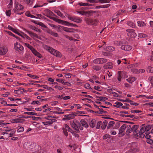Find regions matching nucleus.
I'll list each match as a JSON object with an SVG mask.
<instances>
[{
  "label": "nucleus",
  "instance_id": "nucleus-26",
  "mask_svg": "<svg viewBox=\"0 0 153 153\" xmlns=\"http://www.w3.org/2000/svg\"><path fill=\"white\" fill-rule=\"evenodd\" d=\"M80 124H82V126L85 128H87L88 126L87 124V122L83 120H81L80 121Z\"/></svg>",
  "mask_w": 153,
  "mask_h": 153
},
{
  "label": "nucleus",
  "instance_id": "nucleus-5",
  "mask_svg": "<svg viewBox=\"0 0 153 153\" xmlns=\"http://www.w3.org/2000/svg\"><path fill=\"white\" fill-rule=\"evenodd\" d=\"M117 74V79L119 82H120L121 81L122 79H125L128 77V76L127 75L126 73L125 72L119 71Z\"/></svg>",
  "mask_w": 153,
  "mask_h": 153
},
{
  "label": "nucleus",
  "instance_id": "nucleus-19",
  "mask_svg": "<svg viewBox=\"0 0 153 153\" xmlns=\"http://www.w3.org/2000/svg\"><path fill=\"white\" fill-rule=\"evenodd\" d=\"M47 32L49 34L52 35V36L55 37H58V34L56 33L53 32L51 30L48 29L46 30Z\"/></svg>",
  "mask_w": 153,
  "mask_h": 153
},
{
  "label": "nucleus",
  "instance_id": "nucleus-42",
  "mask_svg": "<svg viewBox=\"0 0 153 153\" xmlns=\"http://www.w3.org/2000/svg\"><path fill=\"white\" fill-rule=\"evenodd\" d=\"M146 132L145 133V134L146 135L145 136V137L147 139H149L151 138V136L149 134L151 133L149 132L148 131H146Z\"/></svg>",
  "mask_w": 153,
  "mask_h": 153
},
{
  "label": "nucleus",
  "instance_id": "nucleus-6",
  "mask_svg": "<svg viewBox=\"0 0 153 153\" xmlns=\"http://www.w3.org/2000/svg\"><path fill=\"white\" fill-rule=\"evenodd\" d=\"M137 135H135L134 134L133 135H134L136 137H139L141 138H143L145 136V134H144V133L146 131L144 128L143 127L142 128L139 132H138V131L137 130Z\"/></svg>",
  "mask_w": 153,
  "mask_h": 153
},
{
  "label": "nucleus",
  "instance_id": "nucleus-64",
  "mask_svg": "<svg viewBox=\"0 0 153 153\" xmlns=\"http://www.w3.org/2000/svg\"><path fill=\"white\" fill-rule=\"evenodd\" d=\"M6 14L7 16H10L11 14L10 10H7L6 12Z\"/></svg>",
  "mask_w": 153,
  "mask_h": 153
},
{
  "label": "nucleus",
  "instance_id": "nucleus-46",
  "mask_svg": "<svg viewBox=\"0 0 153 153\" xmlns=\"http://www.w3.org/2000/svg\"><path fill=\"white\" fill-rule=\"evenodd\" d=\"M22 37L23 38H27V39H28L29 40H31V39L29 36H28L26 34H25L24 33H22Z\"/></svg>",
  "mask_w": 153,
  "mask_h": 153
},
{
  "label": "nucleus",
  "instance_id": "nucleus-14",
  "mask_svg": "<svg viewBox=\"0 0 153 153\" xmlns=\"http://www.w3.org/2000/svg\"><path fill=\"white\" fill-rule=\"evenodd\" d=\"M56 121V120L55 119H48L45 122H43L42 123L44 125L49 126L52 124L53 122Z\"/></svg>",
  "mask_w": 153,
  "mask_h": 153
},
{
  "label": "nucleus",
  "instance_id": "nucleus-35",
  "mask_svg": "<svg viewBox=\"0 0 153 153\" xmlns=\"http://www.w3.org/2000/svg\"><path fill=\"white\" fill-rule=\"evenodd\" d=\"M114 124V122L113 121H110L107 126V129H109L111 128V127L113 126Z\"/></svg>",
  "mask_w": 153,
  "mask_h": 153
},
{
  "label": "nucleus",
  "instance_id": "nucleus-8",
  "mask_svg": "<svg viewBox=\"0 0 153 153\" xmlns=\"http://www.w3.org/2000/svg\"><path fill=\"white\" fill-rule=\"evenodd\" d=\"M67 17L70 20L77 23H80L82 21V20L76 16L73 17L71 15H68Z\"/></svg>",
  "mask_w": 153,
  "mask_h": 153
},
{
  "label": "nucleus",
  "instance_id": "nucleus-23",
  "mask_svg": "<svg viewBox=\"0 0 153 153\" xmlns=\"http://www.w3.org/2000/svg\"><path fill=\"white\" fill-rule=\"evenodd\" d=\"M55 109L56 110H58V111H54L53 112V113L54 114H63L64 113V112H60V111H62V110L61 108L58 107H56L55 108Z\"/></svg>",
  "mask_w": 153,
  "mask_h": 153
},
{
  "label": "nucleus",
  "instance_id": "nucleus-63",
  "mask_svg": "<svg viewBox=\"0 0 153 153\" xmlns=\"http://www.w3.org/2000/svg\"><path fill=\"white\" fill-rule=\"evenodd\" d=\"M54 88H55L57 89L58 90H60V91L62 90L63 89L62 87H60V86H58V85L55 86Z\"/></svg>",
  "mask_w": 153,
  "mask_h": 153
},
{
  "label": "nucleus",
  "instance_id": "nucleus-34",
  "mask_svg": "<svg viewBox=\"0 0 153 153\" xmlns=\"http://www.w3.org/2000/svg\"><path fill=\"white\" fill-rule=\"evenodd\" d=\"M96 97L98 98V100H100L101 101H104L105 100L108 99V98L106 97H100V96H96Z\"/></svg>",
  "mask_w": 153,
  "mask_h": 153
},
{
  "label": "nucleus",
  "instance_id": "nucleus-40",
  "mask_svg": "<svg viewBox=\"0 0 153 153\" xmlns=\"http://www.w3.org/2000/svg\"><path fill=\"white\" fill-rule=\"evenodd\" d=\"M14 121L13 123H22L23 122V120L20 118H16L14 119Z\"/></svg>",
  "mask_w": 153,
  "mask_h": 153
},
{
  "label": "nucleus",
  "instance_id": "nucleus-32",
  "mask_svg": "<svg viewBox=\"0 0 153 153\" xmlns=\"http://www.w3.org/2000/svg\"><path fill=\"white\" fill-rule=\"evenodd\" d=\"M138 26L139 27H142L146 25V24L143 22L138 21L137 22Z\"/></svg>",
  "mask_w": 153,
  "mask_h": 153
},
{
  "label": "nucleus",
  "instance_id": "nucleus-13",
  "mask_svg": "<svg viewBox=\"0 0 153 153\" xmlns=\"http://www.w3.org/2000/svg\"><path fill=\"white\" fill-rule=\"evenodd\" d=\"M14 48L15 49L18 51H22L24 49L23 46L17 42L14 44Z\"/></svg>",
  "mask_w": 153,
  "mask_h": 153
},
{
  "label": "nucleus",
  "instance_id": "nucleus-15",
  "mask_svg": "<svg viewBox=\"0 0 153 153\" xmlns=\"http://www.w3.org/2000/svg\"><path fill=\"white\" fill-rule=\"evenodd\" d=\"M121 48L122 50L124 51H130L132 48V47L129 45H123L121 47Z\"/></svg>",
  "mask_w": 153,
  "mask_h": 153
},
{
  "label": "nucleus",
  "instance_id": "nucleus-56",
  "mask_svg": "<svg viewBox=\"0 0 153 153\" xmlns=\"http://www.w3.org/2000/svg\"><path fill=\"white\" fill-rule=\"evenodd\" d=\"M37 24L41 26H42V27L46 28H47L46 26L42 23L41 22H39L38 23H37Z\"/></svg>",
  "mask_w": 153,
  "mask_h": 153
},
{
  "label": "nucleus",
  "instance_id": "nucleus-27",
  "mask_svg": "<svg viewBox=\"0 0 153 153\" xmlns=\"http://www.w3.org/2000/svg\"><path fill=\"white\" fill-rule=\"evenodd\" d=\"M136 79V78L132 77L126 79V80L130 83H132L133 82L135 81Z\"/></svg>",
  "mask_w": 153,
  "mask_h": 153
},
{
  "label": "nucleus",
  "instance_id": "nucleus-31",
  "mask_svg": "<svg viewBox=\"0 0 153 153\" xmlns=\"http://www.w3.org/2000/svg\"><path fill=\"white\" fill-rule=\"evenodd\" d=\"M29 27L33 30L35 31L36 32H40L41 30L40 29L37 28L35 26H33L32 25H30L29 26Z\"/></svg>",
  "mask_w": 153,
  "mask_h": 153
},
{
  "label": "nucleus",
  "instance_id": "nucleus-59",
  "mask_svg": "<svg viewBox=\"0 0 153 153\" xmlns=\"http://www.w3.org/2000/svg\"><path fill=\"white\" fill-rule=\"evenodd\" d=\"M151 128V126L150 125H148L146 126V127L144 128L146 131H148Z\"/></svg>",
  "mask_w": 153,
  "mask_h": 153
},
{
  "label": "nucleus",
  "instance_id": "nucleus-9",
  "mask_svg": "<svg viewBox=\"0 0 153 153\" xmlns=\"http://www.w3.org/2000/svg\"><path fill=\"white\" fill-rule=\"evenodd\" d=\"M126 31L128 32L127 35L129 37L134 38L137 36L133 29H128L126 30Z\"/></svg>",
  "mask_w": 153,
  "mask_h": 153
},
{
  "label": "nucleus",
  "instance_id": "nucleus-39",
  "mask_svg": "<svg viewBox=\"0 0 153 153\" xmlns=\"http://www.w3.org/2000/svg\"><path fill=\"white\" fill-rule=\"evenodd\" d=\"M25 2L27 4L30 5H31L33 2V0H24Z\"/></svg>",
  "mask_w": 153,
  "mask_h": 153
},
{
  "label": "nucleus",
  "instance_id": "nucleus-48",
  "mask_svg": "<svg viewBox=\"0 0 153 153\" xmlns=\"http://www.w3.org/2000/svg\"><path fill=\"white\" fill-rule=\"evenodd\" d=\"M41 86H43L44 88L48 90H51V89H53V88L48 87L46 85H42Z\"/></svg>",
  "mask_w": 153,
  "mask_h": 153
},
{
  "label": "nucleus",
  "instance_id": "nucleus-18",
  "mask_svg": "<svg viewBox=\"0 0 153 153\" xmlns=\"http://www.w3.org/2000/svg\"><path fill=\"white\" fill-rule=\"evenodd\" d=\"M87 2L93 4L97 3L99 2L102 3H105L104 0H86Z\"/></svg>",
  "mask_w": 153,
  "mask_h": 153
},
{
  "label": "nucleus",
  "instance_id": "nucleus-10",
  "mask_svg": "<svg viewBox=\"0 0 153 153\" xmlns=\"http://www.w3.org/2000/svg\"><path fill=\"white\" fill-rule=\"evenodd\" d=\"M85 21L86 23L89 25H96L98 22V21L97 19L93 20L87 19Z\"/></svg>",
  "mask_w": 153,
  "mask_h": 153
},
{
  "label": "nucleus",
  "instance_id": "nucleus-45",
  "mask_svg": "<svg viewBox=\"0 0 153 153\" xmlns=\"http://www.w3.org/2000/svg\"><path fill=\"white\" fill-rule=\"evenodd\" d=\"M93 62L95 64H100V58H97L93 60Z\"/></svg>",
  "mask_w": 153,
  "mask_h": 153
},
{
  "label": "nucleus",
  "instance_id": "nucleus-17",
  "mask_svg": "<svg viewBox=\"0 0 153 153\" xmlns=\"http://www.w3.org/2000/svg\"><path fill=\"white\" fill-rule=\"evenodd\" d=\"M7 49L5 47H0V55H4L7 52Z\"/></svg>",
  "mask_w": 153,
  "mask_h": 153
},
{
  "label": "nucleus",
  "instance_id": "nucleus-61",
  "mask_svg": "<svg viewBox=\"0 0 153 153\" xmlns=\"http://www.w3.org/2000/svg\"><path fill=\"white\" fill-rule=\"evenodd\" d=\"M75 116V115L74 113H72L71 114H66L64 116L65 117H72V116Z\"/></svg>",
  "mask_w": 153,
  "mask_h": 153
},
{
  "label": "nucleus",
  "instance_id": "nucleus-58",
  "mask_svg": "<svg viewBox=\"0 0 153 153\" xmlns=\"http://www.w3.org/2000/svg\"><path fill=\"white\" fill-rule=\"evenodd\" d=\"M14 93L18 94H22L23 92L22 91L19 90H15L14 91Z\"/></svg>",
  "mask_w": 153,
  "mask_h": 153
},
{
  "label": "nucleus",
  "instance_id": "nucleus-50",
  "mask_svg": "<svg viewBox=\"0 0 153 153\" xmlns=\"http://www.w3.org/2000/svg\"><path fill=\"white\" fill-rule=\"evenodd\" d=\"M107 62V60L106 59L104 58H100V64H102L106 62Z\"/></svg>",
  "mask_w": 153,
  "mask_h": 153
},
{
  "label": "nucleus",
  "instance_id": "nucleus-11",
  "mask_svg": "<svg viewBox=\"0 0 153 153\" xmlns=\"http://www.w3.org/2000/svg\"><path fill=\"white\" fill-rule=\"evenodd\" d=\"M45 15L51 19V18H54L53 16L55 15L49 9H46L44 10Z\"/></svg>",
  "mask_w": 153,
  "mask_h": 153
},
{
  "label": "nucleus",
  "instance_id": "nucleus-54",
  "mask_svg": "<svg viewBox=\"0 0 153 153\" xmlns=\"http://www.w3.org/2000/svg\"><path fill=\"white\" fill-rule=\"evenodd\" d=\"M24 130V128L22 127H21L19 128L17 130V131L18 132H22Z\"/></svg>",
  "mask_w": 153,
  "mask_h": 153
},
{
  "label": "nucleus",
  "instance_id": "nucleus-2",
  "mask_svg": "<svg viewBox=\"0 0 153 153\" xmlns=\"http://www.w3.org/2000/svg\"><path fill=\"white\" fill-rule=\"evenodd\" d=\"M36 145L35 143L30 142H26L23 144V147L25 149L28 150H30L33 149L35 146L37 149L35 152L33 153H41L42 151L39 145Z\"/></svg>",
  "mask_w": 153,
  "mask_h": 153
},
{
  "label": "nucleus",
  "instance_id": "nucleus-29",
  "mask_svg": "<svg viewBox=\"0 0 153 153\" xmlns=\"http://www.w3.org/2000/svg\"><path fill=\"white\" fill-rule=\"evenodd\" d=\"M78 4L80 6H92L91 4L87 3H84L82 2H79L78 3Z\"/></svg>",
  "mask_w": 153,
  "mask_h": 153
},
{
  "label": "nucleus",
  "instance_id": "nucleus-37",
  "mask_svg": "<svg viewBox=\"0 0 153 153\" xmlns=\"http://www.w3.org/2000/svg\"><path fill=\"white\" fill-rule=\"evenodd\" d=\"M94 106H95V107L98 108V109L100 110V113H101V114H102V113L105 114L106 113V111L103 110L102 109H100V108H99V107H100L97 106V105H94Z\"/></svg>",
  "mask_w": 153,
  "mask_h": 153
},
{
  "label": "nucleus",
  "instance_id": "nucleus-3",
  "mask_svg": "<svg viewBox=\"0 0 153 153\" xmlns=\"http://www.w3.org/2000/svg\"><path fill=\"white\" fill-rule=\"evenodd\" d=\"M44 48L51 54L56 57H60L62 56V55L59 52L54 49L52 47L47 45H45L44 46Z\"/></svg>",
  "mask_w": 153,
  "mask_h": 153
},
{
  "label": "nucleus",
  "instance_id": "nucleus-38",
  "mask_svg": "<svg viewBox=\"0 0 153 153\" xmlns=\"http://www.w3.org/2000/svg\"><path fill=\"white\" fill-rule=\"evenodd\" d=\"M106 50L108 51L112 52L115 50V48L112 46H108L106 48Z\"/></svg>",
  "mask_w": 153,
  "mask_h": 153
},
{
  "label": "nucleus",
  "instance_id": "nucleus-53",
  "mask_svg": "<svg viewBox=\"0 0 153 153\" xmlns=\"http://www.w3.org/2000/svg\"><path fill=\"white\" fill-rule=\"evenodd\" d=\"M28 76H29L31 78H32L34 79H37L39 77L36 76L32 75L31 74H28Z\"/></svg>",
  "mask_w": 153,
  "mask_h": 153
},
{
  "label": "nucleus",
  "instance_id": "nucleus-20",
  "mask_svg": "<svg viewBox=\"0 0 153 153\" xmlns=\"http://www.w3.org/2000/svg\"><path fill=\"white\" fill-rule=\"evenodd\" d=\"M15 7L18 10H21L24 8V7L16 2L15 3Z\"/></svg>",
  "mask_w": 153,
  "mask_h": 153
},
{
  "label": "nucleus",
  "instance_id": "nucleus-7",
  "mask_svg": "<svg viewBox=\"0 0 153 153\" xmlns=\"http://www.w3.org/2000/svg\"><path fill=\"white\" fill-rule=\"evenodd\" d=\"M62 130L63 133L66 136H67L68 135V133L67 132V131L72 133V130L67 124L65 125V127L62 128Z\"/></svg>",
  "mask_w": 153,
  "mask_h": 153
},
{
  "label": "nucleus",
  "instance_id": "nucleus-25",
  "mask_svg": "<svg viewBox=\"0 0 153 153\" xmlns=\"http://www.w3.org/2000/svg\"><path fill=\"white\" fill-rule=\"evenodd\" d=\"M96 123V120L95 119H93L90 122L89 125L91 127L93 128L94 127Z\"/></svg>",
  "mask_w": 153,
  "mask_h": 153
},
{
  "label": "nucleus",
  "instance_id": "nucleus-62",
  "mask_svg": "<svg viewBox=\"0 0 153 153\" xmlns=\"http://www.w3.org/2000/svg\"><path fill=\"white\" fill-rule=\"evenodd\" d=\"M85 87L88 89H90L91 88L90 87V85L88 83H86L85 85Z\"/></svg>",
  "mask_w": 153,
  "mask_h": 153
},
{
  "label": "nucleus",
  "instance_id": "nucleus-22",
  "mask_svg": "<svg viewBox=\"0 0 153 153\" xmlns=\"http://www.w3.org/2000/svg\"><path fill=\"white\" fill-rule=\"evenodd\" d=\"M56 81L60 83H62L63 84L65 85H67L68 86H69L71 85V84L70 83L68 82H64V81L63 79H56Z\"/></svg>",
  "mask_w": 153,
  "mask_h": 153
},
{
  "label": "nucleus",
  "instance_id": "nucleus-60",
  "mask_svg": "<svg viewBox=\"0 0 153 153\" xmlns=\"http://www.w3.org/2000/svg\"><path fill=\"white\" fill-rule=\"evenodd\" d=\"M110 93L111 94H113L114 96L115 97H118L119 95L118 94L114 92L110 91Z\"/></svg>",
  "mask_w": 153,
  "mask_h": 153
},
{
  "label": "nucleus",
  "instance_id": "nucleus-28",
  "mask_svg": "<svg viewBox=\"0 0 153 153\" xmlns=\"http://www.w3.org/2000/svg\"><path fill=\"white\" fill-rule=\"evenodd\" d=\"M107 123L108 121L106 120H104L103 121V123H102V124L101 125V128L102 129H105L106 127V126L107 125Z\"/></svg>",
  "mask_w": 153,
  "mask_h": 153
},
{
  "label": "nucleus",
  "instance_id": "nucleus-33",
  "mask_svg": "<svg viewBox=\"0 0 153 153\" xmlns=\"http://www.w3.org/2000/svg\"><path fill=\"white\" fill-rule=\"evenodd\" d=\"M146 71L147 72L149 73H153V67L149 66L146 69Z\"/></svg>",
  "mask_w": 153,
  "mask_h": 153
},
{
  "label": "nucleus",
  "instance_id": "nucleus-47",
  "mask_svg": "<svg viewBox=\"0 0 153 153\" xmlns=\"http://www.w3.org/2000/svg\"><path fill=\"white\" fill-rule=\"evenodd\" d=\"M10 133L9 134L10 137H12L13 135L15 134V130L14 129H11L10 131Z\"/></svg>",
  "mask_w": 153,
  "mask_h": 153
},
{
  "label": "nucleus",
  "instance_id": "nucleus-41",
  "mask_svg": "<svg viewBox=\"0 0 153 153\" xmlns=\"http://www.w3.org/2000/svg\"><path fill=\"white\" fill-rule=\"evenodd\" d=\"M102 124V122L101 121H99L97 123V125L96 126V128L97 129H99L100 128V126L101 127V125Z\"/></svg>",
  "mask_w": 153,
  "mask_h": 153
},
{
  "label": "nucleus",
  "instance_id": "nucleus-21",
  "mask_svg": "<svg viewBox=\"0 0 153 153\" xmlns=\"http://www.w3.org/2000/svg\"><path fill=\"white\" fill-rule=\"evenodd\" d=\"M103 68L105 69H111L113 68L112 63L111 62H108L104 65Z\"/></svg>",
  "mask_w": 153,
  "mask_h": 153
},
{
  "label": "nucleus",
  "instance_id": "nucleus-36",
  "mask_svg": "<svg viewBox=\"0 0 153 153\" xmlns=\"http://www.w3.org/2000/svg\"><path fill=\"white\" fill-rule=\"evenodd\" d=\"M127 24L128 25L132 28L134 27L135 26V24L131 21L128 22Z\"/></svg>",
  "mask_w": 153,
  "mask_h": 153
},
{
  "label": "nucleus",
  "instance_id": "nucleus-30",
  "mask_svg": "<svg viewBox=\"0 0 153 153\" xmlns=\"http://www.w3.org/2000/svg\"><path fill=\"white\" fill-rule=\"evenodd\" d=\"M92 68L96 71H99L101 69V68L99 66L96 65H93Z\"/></svg>",
  "mask_w": 153,
  "mask_h": 153
},
{
  "label": "nucleus",
  "instance_id": "nucleus-55",
  "mask_svg": "<svg viewBox=\"0 0 153 153\" xmlns=\"http://www.w3.org/2000/svg\"><path fill=\"white\" fill-rule=\"evenodd\" d=\"M55 12L59 16L62 17L63 16L62 13L59 10H56Z\"/></svg>",
  "mask_w": 153,
  "mask_h": 153
},
{
  "label": "nucleus",
  "instance_id": "nucleus-51",
  "mask_svg": "<svg viewBox=\"0 0 153 153\" xmlns=\"http://www.w3.org/2000/svg\"><path fill=\"white\" fill-rule=\"evenodd\" d=\"M63 25L67 26H71L73 25V24L71 23H70L69 22H68L64 21V23L63 24Z\"/></svg>",
  "mask_w": 153,
  "mask_h": 153
},
{
  "label": "nucleus",
  "instance_id": "nucleus-43",
  "mask_svg": "<svg viewBox=\"0 0 153 153\" xmlns=\"http://www.w3.org/2000/svg\"><path fill=\"white\" fill-rule=\"evenodd\" d=\"M137 149L136 148L132 149L129 151L126 152V153H135L134 152L137 151Z\"/></svg>",
  "mask_w": 153,
  "mask_h": 153
},
{
  "label": "nucleus",
  "instance_id": "nucleus-52",
  "mask_svg": "<svg viewBox=\"0 0 153 153\" xmlns=\"http://www.w3.org/2000/svg\"><path fill=\"white\" fill-rule=\"evenodd\" d=\"M147 36L146 34L142 33H139L138 34V36L139 37H143L145 38Z\"/></svg>",
  "mask_w": 153,
  "mask_h": 153
},
{
  "label": "nucleus",
  "instance_id": "nucleus-1",
  "mask_svg": "<svg viewBox=\"0 0 153 153\" xmlns=\"http://www.w3.org/2000/svg\"><path fill=\"white\" fill-rule=\"evenodd\" d=\"M139 126L137 125H134L133 123H131L129 124L126 125L123 124L120 128L119 131V136H123V132L125 128H127L128 129L126 130V134L130 133L131 132L133 131V134L136 135L137 134V129L138 128Z\"/></svg>",
  "mask_w": 153,
  "mask_h": 153
},
{
  "label": "nucleus",
  "instance_id": "nucleus-24",
  "mask_svg": "<svg viewBox=\"0 0 153 153\" xmlns=\"http://www.w3.org/2000/svg\"><path fill=\"white\" fill-rule=\"evenodd\" d=\"M51 19L53 20L58 22L59 23L61 24L62 25H63L64 22V21L56 19L54 17V18H51Z\"/></svg>",
  "mask_w": 153,
  "mask_h": 153
},
{
  "label": "nucleus",
  "instance_id": "nucleus-16",
  "mask_svg": "<svg viewBox=\"0 0 153 153\" xmlns=\"http://www.w3.org/2000/svg\"><path fill=\"white\" fill-rule=\"evenodd\" d=\"M61 27L62 29L64 31L67 32H74V29L73 28H71L67 27H64L63 26H61Z\"/></svg>",
  "mask_w": 153,
  "mask_h": 153
},
{
  "label": "nucleus",
  "instance_id": "nucleus-57",
  "mask_svg": "<svg viewBox=\"0 0 153 153\" xmlns=\"http://www.w3.org/2000/svg\"><path fill=\"white\" fill-rule=\"evenodd\" d=\"M35 55V54L37 53V52H38L33 47L32 48H31V50H30Z\"/></svg>",
  "mask_w": 153,
  "mask_h": 153
},
{
  "label": "nucleus",
  "instance_id": "nucleus-4",
  "mask_svg": "<svg viewBox=\"0 0 153 153\" xmlns=\"http://www.w3.org/2000/svg\"><path fill=\"white\" fill-rule=\"evenodd\" d=\"M70 125L72 128L76 131V133H79V127L80 125V123L76 119H74L70 122Z\"/></svg>",
  "mask_w": 153,
  "mask_h": 153
},
{
  "label": "nucleus",
  "instance_id": "nucleus-49",
  "mask_svg": "<svg viewBox=\"0 0 153 153\" xmlns=\"http://www.w3.org/2000/svg\"><path fill=\"white\" fill-rule=\"evenodd\" d=\"M131 72L134 74H137L139 73L138 70L137 69H132L131 70Z\"/></svg>",
  "mask_w": 153,
  "mask_h": 153
},
{
  "label": "nucleus",
  "instance_id": "nucleus-44",
  "mask_svg": "<svg viewBox=\"0 0 153 153\" xmlns=\"http://www.w3.org/2000/svg\"><path fill=\"white\" fill-rule=\"evenodd\" d=\"M115 104L116 105H114V106L117 108H118L120 106H122L123 105V104L122 103L120 102H116Z\"/></svg>",
  "mask_w": 153,
  "mask_h": 153
},
{
  "label": "nucleus",
  "instance_id": "nucleus-12",
  "mask_svg": "<svg viewBox=\"0 0 153 153\" xmlns=\"http://www.w3.org/2000/svg\"><path fill=\"white\" fill-rule=\"evenodd\" d=\"M24 30L31 37L33 38V37H34L39 39H41L40 37L39 36L35 33H33L32 32L29 31L25 29H24Z\"/></svg>",
  "mask_w": 153,
  "mask_h": 153
}]
</instances>
